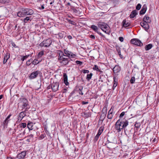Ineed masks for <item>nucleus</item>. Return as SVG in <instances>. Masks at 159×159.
<instances>
[{
  "label": "nucleus",
  "instance_id": "obj_1",
  "mask_svg": "<svg viewBox=\"0 0 159 159\" xmlns=\"http://www.w3.org/2000/svg\"><path fill=\"white\" fill-rule=\"evenodd\" d=\"M57 53L58 54V61L61 66H66L67 65L70 61V58L65 56L64 52L62 51H57Z\"/></svg>",
  "mask_w": 159,
  "mask_h": 159
},
{
  "label": "nucleus",
  "instance_id": "obj_2",
  "mask_svg": "<svg viewBox=\"0 0 159 159\" xmlns=\"http://www.w3.org/2000/svg\"><path fill=\"white\" fill-rule=\"evenodd\" d=\"M33 11L29 8H23L17 13V16L19 17H23L27 15H31L33 14Z\"/></svg>",
  "mask_w": 159,
  "mask_h": 159
},
{
  "label": "nucleus",
  "instance_id": "obj_3",
  "mask_svg": "<svg viewBox=\"0 0 159 159\" xmlns=\"http://www.w3.org/2000/svg\"><path fill=\"white\" fill-rule=\"evenodd\" d=\"M98 27L105 33L107 34H109L110 32L108 31L109 27L106 23L103 22H99L98 23Z\"/></svg>",
  "mask_w": 159,
  "mask_h": 159
},
{
  "label": "nucleus",
  "instance_id": "obj_4",
  "mask_svg": "<svg viewBox=\"0 0 159 159\" xmlns=\"http://www.w3.org/2000/svg\"><path fill=\"white\" fill-rule=\"evenodd\" d=\"M121 119H120L116 121L115 125V128L117 130L118 132H120L123 129V128H121Z\"/></svg>",
  "mask_w": 159,
  "mask_h": 159
},
{
  "label": "nucleus",
  "instance_id": "obj_5",
  "mask_svg": "<svg viewBox=\"0 0 159 159\" xmlns=\"http://www.w3.org/2000/svg\"><path fill=\"white\" fill-rule=\"evenodd\" d=\"M52 43V41L50 39H48L45 40L43 41L39 44L40 47H49Z\"/></svg>",
  "mask_w": 159,
  "mask_h": 159
},
{
  "label": "nucleus",
  "instance_id": "obj_6",
  "mask_svg": "<svg viewBox=\"0 0 159 159\" xmlns=\"http://www.w3.org/2000/svg\"><path fill=\"white\" fill-rule=\"evenodd\" d=\"M26 151H24L17 154L14 159H24L26 158Z\"/></svg>",
  "mask_w": 159,
  "mask_h": 159
},
{
  "label": "nucleus",
  "instance_id": "obj_7",
  "mask_svg": "<svg viewBox=\"0 0 159 159\" xmlns=\"http://www.w3.org/2000/svg\"><path fill=\"white\" fill-rule=\"evenodd\" d=\"M64 53L65 56L67 57H68L70 58H74L75 56V55L73 53L66 49H64Z\"/></svg>",
  "mask_w": 159,
  "mask_h": 159
},
{
  "label": "nucleus",
  "instance_id": "obj_8",
  "mask_svg": "<svg viewBox=\"0 0 159 159\" xmlns=\"http://www.w3.org/2000/svg\"><path fill=\"white\" fill-rule=\"evenodd\" d=\"M130 41L132 43L137 46H141V45H143V43L141 42L140 40L136 39H132Z\"/></svg>",
  "mask_w": 159,
  "mask_h": 159
},
{
  "label": "nucleus",
  "instance_id": "obj_9",
  "mask_svg": "<svg viewBox=\"0 0 159 159\" xmlns=\"http://www.w3.org/2000/svg\"><path fill=\"white\" fill-rule=\"evenodd\" d=\"M103 129L104 128L102 127H101L98 130V133L95 138V139L96 141L98 140L99 138V136L102 132L103 130Z\"/></svg>",
  "mask_w": 159,
  "mask_h": 159
},
{
  "label": "nucleus",
  "instance_id": "obj_10",
  "mask_svg": "<svg viewBox=\"0 0 159 159\" xmlns=\"http://www.w3.org/2000/svg\"><path fill=\"white\" fill-rule=\"evenodd\" d=\"M59 84L58 83H53L52 84L51 87L53 91L56 92L58 90Z\"/></svg>",
  "mask_w": 159,
  "mask_h": 159
},
{
  "label": "nucleus",
  "instance_id": "obj_11",
  "mask_svg": "<svg viewBox=\"0 0 159 159\" xmlns=\"http://www.w3.org/2000/svg\"><path fill=\"white\" fill-rule=\"evenodd\" d=\"M39 71H34L31 73L29 76L30 79H33L36 78L38 74H39Z\"/></svg>",
  "mask_w": 159,
  "mask_h": 159
},
{
  "label": "nucleus",
  "instance_id": "obj_12",
  "mask_svg": "<svg viewBox=\"0 0 159 159\" xmlns=\"http://www.w3.org/2000/svg\"><path fill=\"white\" fill-rule=\"evenodd\" d=\"M149 23H146L143 21V22H141L140 25L142 27L144 28L145 30H147L149 28Z\"/></svg>",
  "mask_w": 159,
  "mask_h": 159
},
{
  "label": "nucleus",
  "instance_id": "obj_13",
  "mask_svg": "<svg viewBox=\"0 0 159 159\" xmlns=\"http://www.w3.org/2000/svg\"><path fill=\"white\" fill-rule=\"evenodd\" d=\"M121 122L122 124L123 125L121 128H123V129L125 128L128 125L129 122L127 120H124V119H121Z\"/></svg>",
  "mask_w": 159,
  "mask_h": 159
},
{
  "label": "nucleus",
  "instance_id": "obj_14",
  "mask_svg": "<svg viewBox=\"0 0 159 159\" xmlns=\"http://www.w3.org/2000/svg\"><path fill=\"white\" fill-rule=\"evenodd\" d=\"M21 101L23 102L22 108H24L28 105V101L25 98H22Z\"/></svg>",
  "mask_w": 159,
  "mask_h": 159
},
{
  "label": "nucleus",
  "instance_id": "obj_15",
  "mask_svg": "<svg viewBox=\"0 0 159 159\" xmlns=\"http://www.w3.org/2000/svg\"><path fill=\"white\" fill-rule=\"evenodd\" d=\"M143 21L146 23H150L151 22V20L148 16L145 15L143 19Z\"/></svg>",
  "mask_w": 159,
  "mask_h": 159
},
{
  "label": "nucleus",
  "instance_id": "obj_16",
  "mask_svg": "<svg viewBox=\"0 0 159 159\" xmlns=\"http://www.w3.org/2000/svg\"><path fill=\"white\" fill-rule=\"evenodd\" d=\"M113 72L115 73L119 72L120 70V66L118 65H116L113 69Z\"/></svg>",
  "mask_w": 159,
  "mask_h": 159
},
{
  "label": "nucleus",
  "instance_id": "obj_17",
  "mask_svg": "<svg viewBox=\"0 0 159 159\" xmlns=\"http://www.w3.org/2000/svg\"><path fill=\"white\" fill-rule=\"evenodd\" d=\"M64 77V83L66 85L69 84V83L67 81V76L66 73H64L63 74Z\"/></svg>",
  "mask_w": 159,
  "mask_h": 159
},
{
  "label": "nucleus",
  "instance_id": "obj_18",
  "mask_svg": "<svg viewBox=\"0 0 159 159\" xmlns=\"http://www.w3.org/2000/svg\"><path fill=\"white\" fill-rule=\"evenodd\" d=\"M123 26L125 27L129 26L130 24L129 22L127 21L126 20H124L122 22Z\"/></svg>",
  "mask_w": 159,
  "mask_h": 159
},
{
  "label": "nucleus",
  "instance_id": "obj_19",
  "mask_svg": "<svg viewBox=\"0 0 159 159\" xmlns=\"http://www.w3.org/2000/svg\"><path fill=\"white\" fill-rule=\"evenodd\" d=\"M112 111L113 110H112L111 108L109 111L108 114L107 116V117L108 119H111L112 118Z\"/></svg>",
  "mask_w": 159,
  "mask_h": 159
},
{
  "label": "nucleus",
  "instance_id": "obj_20",
  "mask_svg": "<svg viewBox=\"0 0 159 159\" xmlns=\"http://www.w3.org/2000/svg\"><path fill=\"white\" fill-rule=\"evenodd\" d=\"M25 111H22L20 112L18 116V120H20V121L25 116V115L24 113Z\"/></svg>",
  "mask_w": 159,
  "mask_h": 159
},
{
  "label": "nucleus",
  "instance_id": "obj_21",
  "mask_svg": "<svg viewBox=\"0 0 159 159\" xmlns=\"http://www.w3.org/2000/svg\"><path fill=\"white\" fill-rule=\"evenodd\" d=\"M107 148L109 149V150L111 149L113 147V145H115V143H108L107 144Z\"/></svg>",
  "mask_w": 159,
  "mask_h": 159
},
{
  "label": "nucleus",
  "instance_id": "obj_22",
  "mask_svg": "<svg viewBox=\"0 0 159 159\" xmlns=\"http://www.w3.org/2000/svg\"><path fill=\"white\" fill-rule=\"evenodd\" d=\"M137 14V11L136 10L133 11L130 15V18H133Z\"/></svg>",
  "mask_w": 159,
  "mask_h": 159
},
{
  "label": "nucleus",
  "instance_id": "obj_23",
  "mask_svg": "<svg viewBox=\"0 0 159 159\" xmlns=\"http://www.w3.org/2000/svg\"><path fill=\"white\" fill-rule=\"evenodd\" d=\"M9 54L8 55V53H7L5 55L4 58V60L3 61V64H5L7 62L8 59L9 58Z\"/></svg>",
  "mask_w": 159,
  "mask_h": 159
},
{
  "label": "nucleus",
  "instance_id": "obj_24",
  "mask_svg": "<svg viewBox=\"0 0 159 159\" xmlns=\"http://www.w3.org/2000/svg\"><path fill=\"white\" fill-rule=\"evenodd\" d=\"M33 125V123L32 122L29 123L27 124V127L30 132V131L32 130L33 129L32 128Z\"/></svg>",
  "mask_w": 159,
  "mask_h": 159
},
{
  "label": "nucleus",
  "instance_id": "obj_25",
  "mask_svg": "<svg viewBox=\"0 0 159 159\" xmlns=\"http://www.w3.org/2000/svg\"><path fill=\"white\" fill-rule=\"evenodd\" d=\"M146 10L147 8L146 7H144V6H143L142 9L140 11V14L143 15L145 13Z\"/></svg>",
  "mask_w": 159,
  "mask_h": 159
},
{
  "label": "nucleus",
  "instance_id": "obj_26",
  "mask_svg": "<svg viewBox=\"0 0 159 159\" xmlns=\"http://www.w3.org/2000/svg\"><path fill=\"white\" fill-rule=\"evenodd\" d=\"M90 28L95 32H97L98 29V27L94 25H91Z\"/></svg>",
  "mask_w": 159,
  "mask_h": 159
},
{
  "label": "nucleus",
  "instance_id": "obj_27",
  "mask_svg": "<svg viewBox=\"0 0 159 159\" xmlns=\"http://www.w3.org/2000/svg\"><path fill=\"white\" fill-rule=\"evenodd\" d=\"M152 47V45L151 44H149L146 45L145 48L146 51H148L151 49Z\"/></svg>",
  "mask_w": 159,
  "mask_h": 159
},
{
  "label": "nucleus",
  "instance_id": "obj_28",
  "mask_svg": "<svg viewBox=\"0 0 159 159\" xmlns=\"http://www.w3.org/2000/svg\"><path fill=\"white\" fill-rule=\"evenodd\" d=\"M35 132V130H32V131H30V132L29 131V134L30 133L28 136V137L29 138H33L34 137V134Z\"/></svg>",
  "mask_w": 159,
  "mask_h": 159
},
{
  "label": "nucleus",
  "instance_id": "obj_29",
  "mask_svg": "<svg viewBox=\"0 0 159 159\" xmlns=\"http://www.w3.org/2000/svg\"><path fill=\"white\" fill-rule=\"evenodd\" d=\"M71 10L75 14H79V11L76 10L74 7H72L71 8Z\"/></svg>",
  "mask_w": 159,
  "mask_h": 159
},
{
  "label": "nucleus",
  "instance_id": "obj_30",
  "mask_svg": "<svg viewBox=\"0 0 159 159\" xmlns=\"http://www.w3.org/2000/svg\"><path fill=\"white\" fill-rule=\"evenodd\" d=\"M93 75V74L90 73L89 74H88L86 77V79L87 80L89 81L91 78L92 76Z\"/></svg>",
  "mask_w": 159,
  "mask_h": 159
},
{
  "label": "nucleus",
  "instance_id": "obj_31",
  "mask_svg": "<svg viewBox=\"0 0 159 159\" xmlns=\"http://www.w3.org/2000/svg\"><path fill=\"white\" fill-rule=\"evenodd\" d=\"M106 116V115L104 113L102 114L100 116V119L102 121H103L105 119Z\"/></svg>",
  "mask_w": 159,
  "mask_h": 159
},
{
  "label": "nucleus",
  "instance_id": "obj_32",
  "mask_svg": "<svg viewBox=\"0 0 159 159\" xmlns=\"http://www.w3.org/2000/svg\"><path fill=\"white\" fill-rule=\"evenodd\" d=\"M141 125V124L139 122H136L134 125L135 127L137 128H139Z\"/></svg>",
  "mask_w": 159,
  "mask_h": 159
},
{
  "label": "nucleus",
  "instance_id": "obj_33",
  "mask_svg": "<svg viewBox=\"0 0 159 159\" xmlns=\"http://www.w3.org/2000/svg\"><path fill=\"white\" fill-rule=\"evenodd\" d=\"M67 20L68 23L71 25H75L76 24V23L73 20L69 19H67Z\"/></svg>",
  "mask_w": 159,
  "mask_h": 159
},
{
  "label": "nucleus",
  "instance_id": "obj_34",
  "mask_svg": "<svg viewBox=\"0 0 159 159\" xmlns=\"http://www.w3.org/2000/svg\"><path fill=\"white\" fill-rule=\"evenodd\" d=\"M30 17H26L25 18L23 21H24V22L25 23H26L27 22V21L30 20Z\"/></svg>",
  "mask_w": 159,
  "mask_h": 159
},
{
  "label": "nucleus",
  "instance_id": "obj_35",
  "mask_svg": "<svg viewBox=\"0 0 159 159\" xmlns=\"http://www.w3.org/2000/svg\"><path fill=\"white\" fill-rule=\"evenodd\" d=\"M33 59H30L29 60L26 62V65L27 66H29L30 65L31 63H32Z\"/></svg>",
  "mask_w": 159,
  "mask_h": 159
},
{
  "label": "nucleus",
  "instance_id": "obj_36",
  "mask_svg": "<svg viewBox=\"0 0 159 159\" xmlns=\"http://www.w3.org/2000/svg\"><path fill=\"white\" fill-rule=\"evenodd\" d=\"M39 61H38V60L37 59L34 60L32 61V64L34 65H36L38 64L39 62Z\"/></svg>",
  "mask_w": 159,
  "mask_h": 159
},
{
  "label": "nucleus",
  "instance_id": "obj_37",
  "mask_svg": "<svg viewBox=\"0 0 159 159\" xmlns=\"http://www.w3.org/2000/svg\"><path fill=\"white\" fill-rule=\"evenodd\" d=\"M8 121H9V120H7L6 119L5 120L3 121V124L4 125V127L5 128V127L6 126H7V125L8 124Z\"/></svg>",
  "mask_w": 159,
  "mask_h": 159
},
{
  "label": "nucleus",
  "instance_id": "obj_38",
  "mask_svg": "<svg viewBox=\"0 0 159 159\" xmlns=\"http://www.w3.org/2000/svg\"><path fill=\"white\" fill-rule=\"evenodd\" d=\"M93 69L94 70H96L97 71H100V70H99L98 68V66L96 65H94V66L93 67Z\"/></svg>",
  "mask_w": 159,
  "mask_h": 159
},
{
  "label": "nucleus",
  "instance_id": "obj_39",
  "mask_svg": "<svg viewBox=\"0 0 159 159\" xmlns=\"http://www.w3.org/2000/svg\"><path fill=\"white\" fill-rule=\"evenodd\" d=\"M20 125L21 127L25 128L26 127V124L25 123H22L20 124Z\"/></svg>",
  "mask_w": 159,
  "mask_h": 159
},
{
  "label": "nucleus",
  "instance_id": "obj_40",
  "mask_svg": "<svg viewBox=\"0 0 159 159\" xmlns=\"http://www.w3.org/2000/svg\"><path fill=\"white\" fill-rule=\"evenodd\" d=\"M135 80V77L134 76L132 77L130 80V82L131 84H133L134 83Z\"/></svg>",
  "mask_w": 159,
  "mask_h": 159
},
{
  "label": "nucleus",
  "instance_id": "obj_41",
  "mask_svg": "<svg viewBox=\"0 0 159 159\" xmlns=\"http://www.w3.org/2000/svg\"><path fill=\"white\" fill-rule=\"evenodd\" d=\"M75 63L77 64L78 65L80 66H81L83 64L82 62L79 61H75Z\"/></svg>",
  "mask_w": 159,
  "mask_h": 159
},
{
  "label": "nucleus",
  "instance_id": "obj_42",
  "mask_svg": "<svg viewBox=\"0 0 159 159\" xmlns=\"http://www.w3.org/2000/svg\"><path fill=\"white\" fill-rule=\"evenodd\" d=\"M114 84H113V87H112L113 89H114L117 86V83H116V81H115V79L114 78Z\"/></svg>",
  "mask_w": 159,
  "mask_h": 159
},
{
  "label": "nucleus",
  "instance_id": "obj_43",
  "mask_svg": "<svg viewBox=\"0 0 159 159\" xmlns=\"http://www.w3.org/2000/svg\"><path fill=\"white\" fill-rule=\"evenodd\" d=\"M58 35L59 39H61L63 37V34L62 33H58Z\"/></svg>",
  "mask_w": 159,
  "mask_h": 159
},
{
  "label": "nucleus",
  "instance_id": "obj_44",
  "mask_svg": "<svg viewBox=\"0 0 159 159\" xmlns=\"http://www.w3.org/2000/svg\"><path fill=\"white\" fill-rule=\"evenodd\" d=\"M141 7V5L140 4H138L136 7V9L137 10H139L140 9Z\"/></svg>",
  "mask_w": 159,
  "mask_h": 159
},
{
  "label": "nucleus",
  "instance_id": "obj_45",
  "mask_svg": "<svg viewBox=\"0 0 159 159\" xmlns=\"http://www.w3.org/2000/svg\"><path fill=\"white\" fill-rule=\"evenodd\" d=\"M43 55V51L40 52L38 54V57H41Z\"/></svg>",
  "mask_w": 159,
  "mask_h": 159
},
{
  "label": "nucleus",
  "instance_id": "obj_46",
  "mask_svg": "<svg viewBox=\"0 0 159 159\" xmlns=\"http://www.w3.org/2000/svg\"><path fill=\"white\" fill-rule=\"evenodd\" d=\"M83 89V88H82L81 89H79V93L81 94V95H83L84 94L82 92V90Z\"/></svg>",
  "mask_w": 159,
  "mask_h": 159
},
{
  "label": "nucleus",
  "instance_id": "obj_47",
  "mask_svg": "<svg viewBox=\"0 0 159 159\" xmlns=\"http://www.w3.org/2000/svg\"><path fill=\"white\" fill-rule=\"evenodd\" d=\"M83 72L84 73H88L89 72V71L88 70H83Z\"/></svg>",
  "mask_w": 159,
  "mask_h": 159
},
{
  "label": "nucleus",
  "instance_id": "obj_48",
  "mask_svg": "<svg viewBox=\"0 0 159 159\" xmlns=\"http://www.w3.org/2000/svg\"><path fill=\"white\" fill-rule=\"evenodd\" d=\"M119 40L121 42H123L124 41V38L122 37H119Z\"/></svg>",
  "mask_w": 159,
  "mask_h": 159
},
{
  "label": "nucleus",
  "instance_id": "obj_49",
  "mask_svg": "<svg viewBox=\"0 0 159 159\" xmlns=\"http://www.w3.org/2000/svg\"><path fill=\"white\" fill-rule=\"evenodd\" d=\"M125 114V112H122L120 115V117L121 118Z\"/></svg>",
  "mask_w": 159,
  "mask_h": 159
},
{
  "label": "nucleus",
  "instance_id": "obj_50",
  "mask_svg": "<svg viewBox=\"0 0 159 159\" xmlns=\"http://www.w3.org/2000/svg\"><path fill=\"white\" fill-rule=\"evenodd\" d=\"M88 103V102H84V101H83L82 102V105H85V104H87Z\"/></svg>",
  "mask_w": 159,
  "mask_h": 159
},
{
  "label": "nucleus",
  "instance_id": "obj_51",
  "mask_svg": "<svg viewBox=\"0 0 159 159\" xmlns=\"http://www.w3.org/2000/svg\"><path fill=\"white\" fill-rule=\"evenodd\" d=\"M86 115H87V114L85 112H83L82 113V116H84V117H86L87 116Z\"/></svg>",
  "mask_w": 159,
  "mask_h": 159
},
{
  "label": "nucleus",
  "instance_id": "obj_52",
  "mask_svg": "<svg viewBox=\"0 0 159 159\" xmlns=\"http://www.w3.org/2000/svg\"><path fill=\"white\" fill-rule=\"evenodd\" d=\"M90 37L93 39H95V37L94 35H91L90 36Z\"/></svg>",
  "mask_w": 159,
  "mask_h": 159
},
{
  "label": "nucleus",
  "instance_id": "obj_53",
  "mask_svg": "<svg viewBox=\"0 0 159 159\" xmlns=\"http://www.w3.org/2000/svg\"><path fill=\"white\" fill-rule=\"evenodd\" d=\"M6 1L7 0H0V3H5Z\"/></svg>",
  "mask_w": 159,
  "mask_h": 159
},
{
  "label": "nucleus",
  "instance_id": "obj_54",
  "mask_svg": "<svg viewBox=\"0 0 159 159\" xmlns=\"http://www.w3.org/2000/svg\"><path fill=\"white\" fill-rule=\"evenodd\" d=\"M29 55H26L25 56H23V57L24 58V59L25 60L26 59H27L29 57Z\"/></svg>",
  "mask_w": 159,
  "mask_h": 159
},
{
  "label": "nucleus",
  "instance_id": "obj_55",
  "mask_svg": "<svg viewBox=\"0 0 159 159\" xmlns=\"http://www.w3.org/2000/svg\"><path fill=\"white\" fill-rule=\"evenodd\" d=\"M116 50L117 51L118 53H120V48H117Z\"/></svg>",
  "mask_w": 159,
  "mask_h": 159
},
{
  "label": "nucleus",
  "instance_id": "obj_56",
  "mask_svg": "<svg viewBox=\"0 0 159 159\" xmlns=\"http://www.w3.org/2000/svg\"><path fill=\"white\" fill-rule=\"evenodd\" d=\"M118 54L120 56V57L121 58H122L123 57V56L121 55L120 52V53H118Z\"/></svg>",
  "mask_w": 159,
  "mask_h": 159
},
{
  "label": "nucleus",
  "instance_id": "obj_57",
  "mask_svg": "<svg viewBox=\"0 0 159 159\" xmlns=\"http://www.w3.org/2000/svg\"><path fill=\"white\" fill-rule=\"evenodd\" d=\"M67 38L69 39H72V37L71 35H68Z\"/></svg>",
  "mask_w": 159,
  "mask_h": 159
},
{
  "label": "nucleus",
  "instance_id": "obj_58",
  "mask_svg": "<svg viewBox=\"0 0 159 159\" xmlns=\"http://www.w3.org/2000/svg\"><path fill=\"white\" fill-rule=\"evenodd\" d=\"M11 116V115H8L7 116V118H6V119L7 120H8V119L10 118Z\"/></svg>",
  "mask_w": 159,
  "mask_h": 159
},
{
  "label": "nucleus",
  "instance_id": "obj_59",
  "mask_svg": "<svg viewBox=\"0 0 159 159\" xmlns=\"http://www.w3.org/2000/svg\"><path fill=\"white\" fill-rule=\"evenodd\" d=\"M98 34H100V35L102 36H103V35L102 34V33L100 32H99L98 31H97V32Z\"/></svg>",
  "mask_w": 159,
  "mask_h": 159
},
{
  "label": "nucleus",
  "instance_id": "obj_60",
  "mask_svg": "<svg viewBox=\"0 0 159 159\" xmlns=\"http://www.w3.org/2000/svg\"><path fill=\"white\" fill-rule=\"evenodd\" d=\"M7 159H12V158L10 157H7Z\"/></svg>",
  "mask_w": 159,
  "mask_h": 159
},
{
  "label": "nucleus",
  "instance_id": "obj_61",
  "mask_svg": "<svg viewBox=\"0 0 159 159\" xmlns=\"http://www.w3.org/2000/svg\"><path fill=\"white\" fill-rule=\"evenodd\" d=\"M41 8L42 9H44V7L43 6V5H42L41 6Z\"/></svg>",
  "mask_w": 159,
  "mask_h": 159
},
{
  "label": "nucleus",
  "instance_id": "obj_62",
  "mask_svg": "<svg viewBox=\"0 0 159 159\" xmlns=\"http://www.w3.org/2000/svg\"><path fill=\"white\" fill-rule=\"evenodd\" d=\"M3 97V95H0V99H1Z\"/></svg>",
  "mask_w": 159,
  "mask_h": 159
},
{
  "label": "nucleus",
  "instance_id": "obj_63",
  "mask_svg": "<svg viewBox=\"0 0 159 159\" xmlns=\"http://www.w3.org/2000/svg\"><path fill=\"white\" fill-rule=\"evenodd\" d=\"M21 60H22V61H23L25 59H24V58L23 57L21 59Z\"/></svg>",
  "mask_w": 159,
  "mask_h": 159
},
{
  "label": "nucleus",
  "instance_id": "obj_64",
  "mask_svg": "<svg viewBox=\"0 0 159 159\" xmlns=\"http://www.w3.org/2000/svg\"><path fill=\"white\" fill-rule=\"evenodd\" d=\"M67 5H69V6H70V2H68L67 3Z\"/></svg>",
  "mask_w": 159,
  "mask_h": 159
}]
</instances>
